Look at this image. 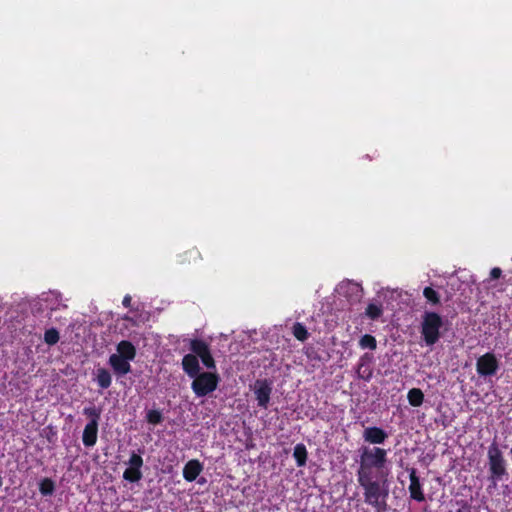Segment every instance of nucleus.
Segmentation results:
<instances>
[{
    "label": "nucleus",
    "instance_id": "1",
    "mask_svg": "<svg viewBox=\"0 0 512 512\" xmlns=\"http://www.w3.org/2000/svg\"><path fill=\"white\" fill-rule=\"evenodd\" d=\"M358 452L359 467L357 476L387 477L388 451L386 449L376 446H361Z\"/></svg>",
    "mask_w": 512,
    "mask_h": 512
},
{
    "label": "nucleus",
    "instance_id": "2",
    "mask_svg": "<svg viewBox=\"0 0 512 512\" xmlns=\"http://www.w3.org/2000/svg\"><path fill=\"white\" fill-rule=\"evenodd\" d=\"M357 481L364 490L365 503L372 506L377 512L386 511L389 495L387 477L357 476Z\"/></svg>",
    "mask_w": 512,
    "mask_h": 512
},
{
    "label": "nucleus",
    "instance_id": "3",
    "mask_svg": "<svg viewBox=\"0 0 512 512\" xmlns=\"http://www.w3.org/2000/svg\"><path fill=\"white\" fill-rule=\"evenodd\" d=\"M490 479L496 485L504 476H507L506 461L496 443H492L487 452Z\"/></svg>",
    "mask_w": 512,
    "mask_h": 512
},
{
    "label": "nucleus",
    "instance_id": "4",
    "mask_svg": "<svg viewBox=\"0 0 512 512\" xmlns=\"http://www.w3.org/2000/svg\"><path fill=\"white\" fill-rule=\"evenodd\" d=\"M442 324V318L435 312H426L423 315L421 333L426 345L432 346L439 340Z\"/></svg>",
    "mask_w": 512,
    "mask_h": 512
},
{
    "label": "nucleus",
    "instance_id": "5",
    "mask_svg": "<svg viewBox=\"0 0 512 512\" xmlns=\"http://www.w3.org/2000/svg\"><path fill=\"white\" fill-rule=\"evenodd\" d=\"M194 380L191 384V389L197 397H205L214 392L219 383V376L212 372L198 373L197 376L192 377Z\"/></svg>",
    "mask_w": 512,
    "mask_h": 512
},
{
    "label": "nucleus",
    "instance_id": "6",
    "mask_svg": "<svg viewBox=\"0 0 512 512\" xmlns=\"http://www.w3.org/2000/svg\"><path fill=\"white\" fill-rule=\"evenodd\" d=\"M33 312L54 311L60 309L62 304L61 294L57 291L43 292L30 303Z\"/></svg>",
    "mask_w": 512,
    "mask_h": 512
},
{
    "label": "nucleus",
    "instance_id": "7",
    "mask_svg": "<svg viewBox=\"0 0 512 512\" xmlns=\"http://www.w3.org/2000/svg\"><path fill=\"white\" fill-rule=\"evenodd\" d=\"M335 293L344 298L350 304H356L361 301L363 297V289L360 284L345 280L340 282L335 288Z\"/></svg>",
    "mask_w": 512,
    "mask_h": 512
},
{
    "label": "nucleus",
    "instance_id": "8",
    "mask_svg": "<svg viewBox=\"0 0 512 512\" xmlns=\"http://www.w3.org/2000/svg\"><path fill=\"white\" fill-rule=\"evenodd\" d=\"M127 468L123 472V479L135 483L142 479L143 474L141 468L143 466V458L140 454L131 452L129 459L125 462Z\"/></svg>",
    "mask_w": 512,
    "mask_h": 512
},
{
    "label": "nucleus",
    "instance_id": "9",
    "mask_svg": "<svg viewBox=\"0 0 512 512\" xmlns=\"http://www.w3.org/2000/svg\"><path fill=\"white\" fill-rule=\"evenodd\" d=\"M499 369V361L493 353H485L476 362V371L481 377L494 376Z\"/></svg>",
    "mask_w": 512,
    "mask_h": 512
},
{
    "label": "nucleus",
    "instance_id": "10",
    "mask_svg": "<svg viewBox=\"0 0 512 512\" xmlns=\"http://www.w3.org/2000/svg\"><path fill=\"white\" fill-rule=\"evenodd\" d=\"M253 392L257 400V405L260 408L267 409L272 393V383L266 379L256 380L253 386Z\"/></svg>",
    "mask_w": 512,
    "mask_h": 512
},
{
    "label": "nucleus",
    "instance_id": "11",
    "mask_svg": "<svg viewBox=\"0 0 512 512\" xmlns=\"http://www.w3.org/2000/svg\"><path fill=\"white\" fill-rule=\"evenodd\" d=\"M191 350L197 358H200L202 363L208 369H215V361L210 353L208 345L201 340H193L191 342Z\"/></svg>",
    "mask_w": 512,
    "mask_h": 512
},
{
    "label": "nucleus",
    "instance_id": "12",
    "mask_svg": "<svg viewBox=\"0 0 512 512\" xmlns=\"http://www.w3.org/2000/svg\"><path fill=\"white\" fill-rule=\"evenodd\" d=\"M130 360H126L121 356L116 354H111L109 356L108 364L112 368L114 374L116 376H124L131 372V364Z\"/></svg>",
    "mask_w": 512,
    "mask_h": 512
},
{
    "label": "nucleus",
    "instance_id": "13",
    "mask_svg": "<svg viewBox=\"0 0 512 512\" xmlns=\"http://www.w3.org/2000/svg\"><path fill=\"white\" fill-rule=\"evenodd\" d=\"M362 437L365 442L377 445L383 444L388 438V434L382 428L373 426L365 428Z\"/></svg>",
    "mask_w": 512,
    "mask_h": 512
},
{
    "label": "nucleus",
    "instance_id": "14",
    "mask_svg": "<svg viewBox=\"0 0 512 512\" xmlns=\"http://www.w3.org/2000/svg\"><path fill=\"white\" fill-rule=\"evenodd\" d=\"M202 471H203V464L199 460H197V459L189 460L184 465L183 478L188 482L195 481Z\"/></svg>",
    "mask_w": 512,
    "mask_h": 512
},
{
    "label": "nucleus",
    "instance_id": "15",
    "mask_svg": "<svg viewBox=\"0 0 512 512\" xmlns=\"http://www.w3.org/2000/svg\"><path fill=\"white\" fill-rule=\"evenodd\" d=\"M409 479H410V485H409V492L412 499L422 502L424 501V493L422 491V486L419 480V477L416 474L415 469H411L409 472Z\"/></svg>",
    "mask_w": 512,
    "mask_h": 512
},
{
    "label": "nucleus",
    "instance_id": "16",
    "mask_svg": "<svg viewBox=\"0 0 512 512\" xmlns=\"http://www.w3.org/2000/svg\"><path fill=\"white\" fill-rule=\"evenodd\" d=\"M372 356L369 354H364L361 356L358 366H357V375L360 379L365 381H369L372 378L373 370L371 368Z\"/></svg>",
    "mask_w": 512,
    "mask_h": 512
},
{
    "label": "nucleus",
    "instance_id": "17",
    "mask_svg": "<svg viewBox=\"0 0 512 512\" xmlns=\"http://www.w3.org/2000/svg\"><path fill=\"white\" fill-rule=\"evenodd\" d=\"M98 423L89 421L83 431L82 441L85 447H93L97 442Z\"/></svg>",
    "mask_w": 512,
    "mask_h": 512
},
{
    "label": "nucleus",
    "instance_id": "18",
    "mask_svg": "<svg viewBox=\"0 0 512 512\" xmlns=\"http://www.w3.org/2000/svg\"><path fill=\"white\" fill-rule=\"evenodd\" d=\"M182 367L189 377H195L200 373L199 360L194 354H187L182 359Z\"/></svg>",
    "mask_w": 512,
    "mask_h": 512
},
{
    "label": "nucleus",
    "instance_id": "19",
    "mask_svg": "<svg viewBox=\"0 0 512 512\" xmlns=\"http://www.w3.org/2000/svg\"><path fill=\"white\" fill-rule=\"evenodd\" d=\"M114 354L133 361L136 357V348L130 341L123 340L117 344Z\"/></svg>",
    "mask_w": 512,
    "mask_h": 512
},
{
    "label": "nucleus",
    "instance_id": "20",
    "mask_svg": "<svg viewBox=\"0 0 512 512\" xmlns=\"http://www.w3.org/2000/svg\"><path fill=\"white\" fill-rule=\"evenodd\" d=\"M95 380L99 387L107 389L112 383V376L105 368H98L95 371Z\"/></svg>",
    "mask_w": 512,
    "mask_h": 512
},
{
    "label": "nucleus",
    "instance_id": "21",
    "mask_svg": "<svg viewBox=\"0 0 512 512\" xmlns=\"http://www.w3.org/2000/svg\"><path fill=\"white\" fill-rule=\"evenodd\" d=\"M293 457L298 467H303L307 460V449L304 444H297L294 447Z\"/></svg>",
    "mask_w": 512,
    "mask_h": 512
},
{
    "label": "nucleus",
    "instance_id": "22",
    "mask_svg": "<svg viewBox=\"0 0 512 512\" xmlns=\"http://www.w3.org/2000/svg\"><path fill=\"white\" fill-rule=\"evenodd\" d=\"M407 399L410 405L419 407L422 405L424 400L423 392L418 388H412L407 394Z\"/></svg>",
    "mask_w": 512,
    "mask_h": 512
},
{
    "label": "nucleus",
    "instance_id": "23",
    "mask_svg": "<svg viewBox=\"0 0 512 512\" xmlns=\"http://www.w3.org/2000/svg\"><path fill=\"white\" fill-rule=\"evenodd\" d=\"M382 313L383 307L380 303H370L365 310V315L371 320L378 319Z\"/></svg>",
    "mask_w": 512,
    "mask_h": 512
},
{
    "label": "nucleus",
    "instance_id": "24",
    "mask_svg": "<svg viewBox=\"0 0 512 512\" xmlns=\"http://www.w3.org/2000/svg\"><path fill=\"white\" fill-rule=\"evenodd\" d=\"M55 484L50 478H44L39 484V491L43 496H51L54 493Z\"/></svg>",
    "mask_w": 512,
    "mask_h": 512
},
{
    "label": "nucleus",
    "instance_id": "25",
    "mask_svg": "<svg viewBox=\"0 0 512 512\" xmlns=\"http://www.w3.org/2000/svg\"><path fill=\"white\" fill-rule=\"evenodd\" d=\"M359 346L362 349L375 350L377 347V341L374 336L365 334L364 336L361 337L359 341Z\"/></svg>",
    "mask_w": 512,
    "mask_h": 512
},
{
    "label": "nucleus",
    "instance_id": "26",
    "mask_svg": "<svg viewBox=\"0 0 512 512\" xmlns=\"http://www.w3.org/2000/svg\"><path fill=\"white\" fill-rule=\"evenodd\" d=\"M293 335L300 341H305L308 338V331L301 323H295L292 328Z\"/></svg>",
    "mask_w": 512,
    "mask_h": 512
},
{
    "label": "nucleus",
    "instance_id": "27",
    "mask_svg": "<svg viewBox=\"0 0 512 512\" xmlns=\"http://www.w3.org/2000/svg\"><path fill=\"white\" fill-rule=\"evenodd\" d=\"M83 414L86 415L88 418H90V421H94V423H98L101 415V410L91 406V407H85L83 410Z\"/></svg>",
    "mask_w": 512,
    "mask_h": 512
},
{
    "label": "nucleus",
    "instance_id": "28",
    "mask_svg": "<svg viewBox=\"0 0 512 512\" xmlns=\"http://www.w3.org/2000/svg\"><path fill=\"white\" fill-rule=\"evenodd\" d=\"M423 295L427 299V301L431 302L434 305L439 304L440 302L438 293L431 287L424 288Z\"/></svg>",
    "mask_w": 512,
    "mask_h": 512
},
{
    "label": "nucleus",
    "instance_id": "29",
    "mask_svg": "<svg viewBox=\"0 0 512 512\" xmlns=\"http://www.w3.org/2000/svg\"><path fill=\"white\" fill-rule=\"evenodd\" d=\"M146 419L151 424H159L163 420L162 413L159 410H149L146 414Z\"/></svg>",
    "mask_w": 512,
    "mask_h": 512
},
{
    "label": "nucleus",
    "instance_id": "30",
    "mask_svg": "<svg viewBox=\"0 0 512 512\" xmlns=\"http://www.w3.org/2000/svg\"><path fill=\"white\" fill-rule=\"evenodd\" d=\"M44 340L49 345H54L59 341V333L56 329L52 328L45 332Z\"/></svg>",
    "mask_w": 512,
    "mask_h": 512
},
{
    "label": "nucleus",
    "instance_id": "31",
    "mask_svg": "<svg viewBox=\"0 0 512 512\" xmlns=\"http://www.w3.org/2000/svg\"><path fill=\"white\" fill-rule=\"evenodd\" d=\"M502 275V270L498 267H495L493 268L491 271H490V277L489 279L485 280L482 282L483 285H487L489 283L490 280H495V279H498L500 278Z\"/></svg>",
    "mask_w": 512,
    "mask_h": 512
},
{
    "label": "nucleus",
    "instance_id": "32",
    "mask_svg": "<svg viewBox=\"0 0 512 512\" xmlns=\"http://www.w3.org/2000/svg\"><path fill=\"white\" fill-rule=\"evenodd\" d=\"M32 332L31 329H28L27 326H22L21 328L15 327L14 329V337H20L21 335L30 334Z\"/></svg>",
    "mask_w": 512,
    "mask_h": 512
},
{
    "label": "nucleus",
    "instance_id": "33",
    "mask_svg": "<svg viewBox=\"0 0 512 512\" xmlns=\"http://www.w3.org/2000/svg\"><path fill=\"white\" fill-rule=\"evenodd\" d=\"M131 296L130 295H126L124 298H123V301H122V304L123 306L125 307H129L131 305Z\"/></svg>",
    "mask_w": 512,
    "mask_h": 512
},
{
    "label": "nucleus",
    "instance_id": "34",
    "mask_svg": "<svg viewBox=\"0 0 512 512\" xmlns=\"http://www.w3.org/2000/svg\"><path fill=\"white\" fill-rule=\"evenodd\" d=\"M206 482H207V481H206V479H205V478H203V477H201V478H199V479L197 480V483H198V484H200V485H204Z\"/></svg>",
    "mask_w": 512,
    "mask_h": 512
},
{
    "label": "nucleus",
    "instance_id": "35",
    "mask_svg": "<svg viewBox=\"0 0 512 512\" xmlns=\"http://www.w3.org/2000/svg\"><path fill=\"white\" fill-rule=\"evenodd\" d=\"M481 286H484V285L481 283L477 287L479 294H481ZM478 298H481V295H478Z\"/></svg>",
    "mask_w": 512,
    "mask_h": 512
},
{
    "label": "nucleus",
    "instance_id": "36",
    "mask_svg": "<svg viewBox=\"0 0 512 512\" xmlns=\"http://www.w3.org/2000/svg\"><path fill=\"white\" fill-rule=\"evenodd\" d=\"M457 512H463L462 510H458Z\"/></svg>",
    "mask_w": 512,
    "mask_h": 512
}]
</instances>
